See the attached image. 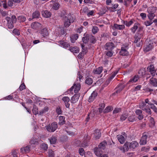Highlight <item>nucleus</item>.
Instances as JSON below:
<instances>
[{
    "instance_id": "obj_1",
    "label": "nucleus",
    "mask_w": 157,
    "mask_h": 157,
    "mask_svg": "<svg viewBox=\"0 0 157 157\" xmlns=\"http://www.w3.org/2000/svg\"><path fill=\"white\" fill-rule=\"evenodd\" d=\"M6 19L7 22L8 26L9 29H12L13 27V24L16 22L17 20L16 16L14 15H13L11 18L6 17Z\"/></svg>"
},
{
    "instance_id": "obj_2",
    "label": "nucleus",
    "mask_w": 157,
    "mask_h": 157,
    "mask_svg": "<svg viewBox=\"0 0 157 157\" xmlns=\"http://www.w3.org/2000/svg\"><path fill=\"white\" fill-rule=\"evenodd\" d=\"M149 134L148 132H145L143 134V135L141 137L140 144L141 145H145L147 143V139Z\"/></svg>"
},
{
    "instance_id": "obj_3",
    "label": "nucleus",
    "mask_w": 157,
    "mask_h": 157,
    "mask_svg": "<svg viewBox=\"0 0 157 157\" xmlns=\"http://www.w3.org/2000/svg\"><path fill=\"white\" fill-rule=\"evenodd\" d=\"M57 127V123L54 122H53L51 125L48 126L46 129L48 131L53 132L56 130Z\"/></svg>"
},
{
    "instance_id": "obj_4",
    "label": "nucleus",
    "mask_w": 157,
    "mask_h": 157,
    "mask_svg": "<svg viewBox=\"0 0 157 157\" xmlns=\"http://www.w3.org/2000/svg\"><path fill=\"white\" fill-rule=\"evenodd\" d=\"M128 49V46L122 47L121 51L120 52V54L122 56H127L128 54V52L127 50Z\"/></svg>"
},
{
    "instance_id": "obj_5",
    "label": "nucleus",
    "mask_w": 157,
    "mask_h": 157,
    "mask_svg": "<svg viewBox=\"0 0 157 157\" xmlns=\"http://www.w3.org/2000/svg\"><path fill=\"white\" fill-rule=\"evenodd\" d=\"M151 10H153L152 11H151L150 13H149L148 15L147 16L148 17L149 19L151 20L154 18V17H155V15L154 14V13H155L156 12V9H155L153 7H151Z\"/></svg>"
},
{
    "instance_id": "obj_6",
    "label": "nucleus",
    "mask_w": 157,
    "mask_h": 157,
    "mask_svg": "<svg viewBox=\"0 0 157 157\" xmlns=\"http://www.w3.org/2000/svg\"><path fill=\"white\" fill-rule=\"evenodd\" d=\"M114 47L113 44L112 42H109L106 44L105 48L106 50L108 51H112Z\"/></svg>"
},
{
    "instance_id": "obj_7",
    "label": "nucleus",
    "mask_w": 157,
    "mask_h": 157,
    "mask_svg": "<svg viewBox=\"0 0 157 157\" xmlns=\"http://www.w3.org/2000/svg\"><path fill=\"white\" fill-rule=\"evenodd\" d=\"M80 97L79 94H75L71 98V101L72 103H75L78 101Z\"/></svg>"
},
{
    "instance_id": "obj_8",
    "label": "nucleus",
    "mask_w": 157,
    "mask_h": 157,
    "mask_svg": "<svg viewBox=\"0 0 157 157\" xmlns=\"http://www.w3.org/2000/svg\"><path fill=\"white\" fill-rule=\"evenodd\" d=\"M147 70L148 71L151 72L152 75H155L156 71L154 70V66L153 65L151 64H150V66L147 68Z\"/></svg>"
},
{
    "instance_id": "obj_9",
    "label": "nucleus",
    "mask_w": 157,
    "mask_h": 157,
    "mask_svg": "<svg viewBox=\"0 0 157 157\" xmlns=\"http://www.w3.org/2000/svg\"><path fill=\"white\" fill-rule=\"evenodd\" d=\"M63 101H64L66 107L67 108H69L70 104L68 102L70 101V98L68 97H64L62 98Z\"/></svg>"
},
{
    "instance_id": "obj_10",
    "label": "nucleus",
    "mask_w": 157,
    "mask_h": 157,
    "mask_svg": "<svg viewBox=\"0 0 157 157\" xmlns=\"http://www.w3.org/2000/svg\"><path fill=\"white\" fill-rule=\"evenodd\" d=\"M94 134L95 139L97 140L99 139L100 137L101 133L99 130L96 129L94 131Z\"/></svg>"
},
{
    "instance_id": "obj_11",
    "label": "nucleus",
    "mask_w": 157,
    "mask_h": 157,
    "mask_svg": "<svg viewBox=\"0 0 157 157\" xmlns=\"http://www.w3.org/2000/svg\"><path fill=\"white\" fill-rule=\"evenodd\" d=\"M129 145L130 148L134 149L138 146V144L137 142L134 141L129 143Z\"/></svg>"
},
{
    "instance_id": "obj_12",
    "label": "nucleus",
    "mask_w": 157,
    "mask_h": 157,
    "mask_svg": "<svg viewBox=\"0 0 157 157\" xmlns=\"http://www.w3.org/2000/svg\"><path fill=\"white\" fill-rule=\"evenodd\" d=\"M41 13L42 15L45 17L48 18L51 17V13L47 11H43L41 12Z\"/></svg>"
},
{
    "instance_id": "obj_13",
    "label": "nucleus",
    "mask_w": 157,
    "mask_h": 157,
    "mask_svg": "<svg viewBox=\"0 0 157 157\" xmlns=\"http://www.w3.org/2000/svg\"><path fill=\"white\" fill-rule=\"evenodd\" d=\"M97 95V93L95 91H93L88 101L89 102L93 101Z\"/></svg>"
},
{
    "instance_id": "obj_14",
    "label": "nucleus",
    "mask_w": 157,
    "mask_h": 157,
    "mask_svg": "<svg viewBox=\"0 0 157 157\" xmlns=\"http://www.w3.org/2000/svg\"><path fill=\"white\" fill-rule=\"evenodd\" d=\"M101 150L100 148L95 147L94 149V152L97 156H99L102 153Z\"/></svg>"
},
{
    "instance_id": "obj_15",
    "label": "nucleus",
    "mask_w": 157,
    "mask_h": 157,
    "mask_svg": "<svg viewBox=\"0 0 157 157\" xmlns=\"http://www.w3.org/2000/svg\"><path fill=\"white\" fill-rule=\"evenodd\" d=\"M69 50L74 53H78L79 52V48L77 47H71L69 48Z\"/></svg>"
},
{
    "instance_id": "obj_16",
    "label": "nucleus",
    "mask_w": 157,
    "mask_h": 157,
    "mask_svg": "<svg viewBox=\"0 0 157 157\" xmlns=\"http://www.w3.org/2000/svg\"><path fill=\"white\" fill-rule=\"evenodd\" d=\"M30 148L29 146L21 148V152L23 153L29 152L30 150Z\"/></svg>"
},
{
    "instance_id": "obj_17",
    "label": "nucleus",
    "mask_w": 157,
    "mask_h": 157,
    "mask_svg": "<svg viewBox=\"0 0 157 157\" xmlns=\"http://www.w3.org/2000/svg\"><path fill=\"white\" fill-rule=\"evenodd\" d=\"M41 34L44 37L47 36L48 35V33L47 29L44 28L41 31Z\"/></svg>"
},
{
    "instance_id": "obj_18",
    "label": "nucleus",
    "mask_w": 157,
    "mask_h": 157,
    "mask_svg": "<svg viewBox=\"0 0 157 157\" xmlns=\"http://www.w3.org/2000/svg\"><path fill=\"white\" fill-rule=\"evenodd\" d=\"M113 27L117 29L123 30L124 29L125 26L124 25H119L117 24H114Z\"/></svg>"
},
{
    "instance_id": "obj_19",
    "label": "nucleus",
    "mask_w": 157,
    "mask_h": 157,
    "mask_svg": "<svg viewBox=\"0 0 157 157\" xmlns=\"http://www.w3.org/2000/svg\"><path fill=\"white\" fill-rule=\"evenodd\" d=\"M153 48V43H150L146 46V47L144 48V51L145 52H147L151 50Z\"/></svg>"
},
{
    "instance_id": "obj_20",
    "label": "nucleus",
    "mask_w": 157,
    "mask_h": 157,
    "mask_svg": "<svg viewBox=\"0 0 157 157\" xmlns=\"http://www.w3.org/2000/svg\"><path fill=\"white\" fill-rule=\"evenodd\" d=\"M73 86H74V92L75 93H77L80 90L81 86L79 83L76 84L74 83Z\"/></svg>"
},
{
    "instance_id": "obj_21",
    "label": "nucleus",
    "mask_w": 157,
    "mask_h": 157,
    "mask_svg": "<svg viewBox=\"0 0 157 157\" xmlns=\"http://www.w3.org/2000/svg\"><path fill=\"white\" fill-rule=\"evenodd\" d=\"M89 35L85 34L84 36L82 38V40L83 42L85 44L89 42Z\"/></svg>"
},
{
    "instance_id": "obj_22",
    "label": "nucleus",
    "mask_w": 157,
    "mask_h": 157,
    "mask_svg": "<svg viewBox=\"0 0 157 157\" xmlns=\"http://www.w3.org/2000/svg\"><path fill=\"white\" fill-rule=\"evenodd\" d=\"M118 141L121 144H123L125 141V139L124 136L122 135H118L117 136Z\"/></svg>"
},
{
    "instance_id": "obj_23",
    "label": "nucleus",
    "mask_w": 157,
    "mask_h": 157,
    "mask_svg": "<svg viewBox=\"0 0 157 157\" xmlns=\"http://www.w3.org/2000/svg\"><path fill=\"white\" fill-rule=\"evenodd\" d=\"M107 145V142L105 141H103L100 144L98 145V147L100 148L101 150L104 149L105 146Z\"/></svg>"
},
{
    "instance_id": "obj_24",
    "label": "nucleus",
    "mask_w": 157,
    "mask_h": 157,
    "mask_svg": "<svg viewBox=\"0 0 157 157\" xmlns=\"http://www.w3.org/2000/svg\"><path fill=\"white\" fill-rule=\"evenodd\" d=\"M150 83L153 86H157V79L154 78H151L150 80Z\"/></svg>"
},
{
    "instance_id": "obj_25",
    "label": "nucleus",
    "mask_w": 157,
    "mask_h": 157,
    "mask_svg": "<svg viewBox=\"0 0 157 157\" xmlns=\"http://www.w3.org/2000/svg\"><path fill=\"white\" fill-rule=\"evenodd\" d=\"M59 124L60 125H63L65 123V117L63 116H60L59 117Z\"/></svg>"
},
{
    "instance_id": "obj_26",
    "label": "nucleus",
    "mask_w": 157,
    "mask_h": 157,
    "mask_svg": "<svg viewBox=\"0 0 157 157\" xmlns=\"http://www.w3.org/2000/svg\"><path fill=\"white\" fill-rule=\"evenodd\" d=\"M102 67H100L94 70L93 72L94 74H100L101 73L103 70Z\"/></svg>"
},
{
    "instance_id": "obj_27",
    "label": "nucleus",
    "mask_w": 157,
    "mask_h": 157,
    "mask_svg": "<svg viewBox=\"0 0 157 157\" xmlns=\"http://www.w3.org/2000/svg\"><path fill=\"white\" fill-rule=\"evenodd\" d=\"M78 34H75L72 35L71 37V40L72 43H74L76 40H77L78 38Z\"/></svg>"
},
{
    "instance_id": "obj_28",
    "label": "nucleus",
    "mask_w": 157,
    "mask_h": 157,
    "mask_svg": "<svg viewBox=\"0 0 157 157\" xmlns=\"http://www.w3.org/2000/svg\"><path fill=\"white\" fill-rule=\"evenodd\" d=\"M139 78L138 76L135 75L127 83V84H129L130 83H133V82H136L138 79Z\"/></svg>"
},
{
    "instance_id": "obj_29",
    "label": "nucleus",
    "mask_w": 157,
    "mask_h": 157,
    "mask_svg": "<svg viewBox=\"0 0 157 157\" xmlns=\"http://www.w3.org/2000/svg\"><path fill=\"white\" fill-rule=\"evenodd\" d=\"M89 41L90 43L94 44L96 41V40L94 36L91 35H89Z\"/></svg>"
},
{
    "instance_id": "obj_30",
    "label": "nucleus",
    "mask_w": 157,
    "mask_h": 157,
    "mask_svg": "<svg viewBox=\"0 0 157 157\" xmlns=\"http://www.w3.org/2000/svg\"><path fill=\"white\" fill-rule=\"evenodd\" d=\"M60 44L62 46L65 48H67L70 46L68 43L63 41H61Z\"/></svg>"
},
{
    "instance_id": "obj_31",
    "label": "nucleus",
    "mask_w": 157,
    "mask_h": 157,
    "mask_svg": "<svg viewBox=\"0 0 157 157\" xmlns=\"http://www.w3.org/2000/svg\"><path fill=\"white\" fill-rule=\"evenodd\" d=\"M143 31L142 30V29L141 28H139L138 29V31L136 33V36H140L141 37L142 36L143 34Z\"/></svg>"
},
{
    "instance_id": "obj_32",
    "label": "nucleus",
    "mask_w": 157,
    "mask_h": 157,
    "mask_svg": "<svg viewBox=\"0 0 157 157\" xmlns=\"http://www.w3.org/2000/svg\"><path fill=\"white\" fill-rule=\"evenodd\" d=\"M129 143L128 142H126L124 145L123 147V152H125L126 151H128L129 147H128Z\"/></svg>"
},
{
    "instance_id": "obj_33",
    "label": "nucleus",
    "mask_w": 157,
    "mask_h": 157,
    "mask_svg": "<svg viewBox=\"0 0 157 157\" xmlns=\"http://www.w3.org/2000/svg\"><path fill=\"white\" fill-rule=\"evenodd\" d=\"M39 17V11L36 10L33 13V18H38Z\"/></svg>"
},
{
    "instance_id": "obj_34",
    "label": "nucleus",
    "mask_w": 157,
    "mask_h": 157,
    "mask_svg": "<svg viewBox=\"0 0 157 157\" xmlns=\"http://www.w3.org/2000/svg\"><path fill=\"white\" fill-rule=\"evenodd\" d=\"M57 140L56 137L55 136H52L50 139V141L51 144H54L56 143Z\"/></svg>"
},
{
    "instance_id": "obj_35",
    "label": "nucleus",
    "mask_w": 157,
    "mask_h": 157,
    "mask_svg": "<svg viewBox=\"0 0 157 157\" xmlns=\"http://www.w3.org/2000/svg\"><path fill=\"white\" fill-rule=\"evenodd\" d=\"M125 87L124 85L122 84H120L118 86L117 89H118L116 91V93H118L120 92Z\"/></svg>"
},
{
    "instance_id": "obj_36",
    "label": "nucleus",
    "mask_w": 157,
    "mask_h": 157,
    "mask_svg": "<svg viewBox=\"0 0 157 157\" xmlns=\"http://www.w3.org/2000/svg\"><path fill=\"white\" fill-rule=\"evenodd\" d=\"M113 109V107L111 106H109L106 108L103 112L104 113H108L112 111Z\"/></svg>"
},
{
    "instance_id": "obj_37",
    "label": "nucleus",
    "mask_w": 157,
    "mask_h": 157,
    "mask_svg": "<svg viewBox=\"0 0 157 157\" xmlns=\"http://www.w3.org/2000/svg\"><path fill=\"white\" fill-rule=\"evenodd\" d=\"M81 47L82 49V52L83 54H86V53L88 52L87 48L85 47V45L84 44H81Z\"/></svg>"
},
{
    "instance_id": "obj_38",
    "label": "nucleus",
    "mask_w": 157,
    "mask_h": 157,
    "mask_svg": "<svg viewBox=\"0 0 157 157\" xmlns=\"http://www.w3.org/2000/svg\"><path fill=\"white\" fill-rule=\"evenodd\" d=\"M93 83V80L90 78H86L85 81V83L88 85H91Z\"/></svg>"
},
{
    "instance_id": "obj_39",
    "label": "nucleus",
    "mask_w": 157,
    "mask_h": 157,
    "mask_svg": "<svg viewBox=\"0 0 157 157\" xmlns=\"http://www.w3.org/2000/svg\"><path fill=\"white\" fill-rule=\"evenodd\" d=\"M140 108L144 110L147 108V106L146 105V104L144 102L142 103V104L140 105Z\"/></svg>"
},
{
    "instance_id": "obj_40",
    "label": "nucleus",
    "mask_w": 157,
    "mask_h": 157,
    "mask_svg": "<svg viewBox=\"0 0 157 157\" xmlns=\"http://www.w3.org/2000/svg\"><path fill=\"white\" fill-rule=\"evenodd\" d=\"M65 18H66V19H67V21H65L64 24V26L65 27H68L71 24V22H70L68 20V18H67L66 16L65 17Z\"/></svg>"
},
{
    "instance_id": "obj_41",
    "label": "nucleus",
    "mask_w": 157,
    "mask_h": 157,
    "mask_svg": "<svg viewBox=\"0 0 157 157\" xmlns=\"http://www.w3.org/2000/svg\"><path fill=\"white\" fill-rule=\"evenodd\" d=\"M135 40L134 41V43H136L138 42H140V41H141L140 39L141 38V36H136V35L134 37Z\"/></svg>"
},
{
    "instance_id": "obj_42",
    "label": "nucleus",
    "mask_w": 157,
    "mask_h": 157,
    "mask_svg": "<svg viewBox=\"0 0 157 157\" xmlns=\"http://www.w3.org/2000/svg\"><path fill=\"white\" fill-rule=\"evenodd\" d=\"M39 25V23L35 22L32 24L31 26L32 28L34 29H36L37 28H38Z\"/></svg>"
},
{
    "instance_id": "obj_43",
    "label": "nucleus",
    "mask_w": 157,
    "mask_h": 157,
    "mask_svg": "<svg viewBox=\"0 0 157 157\" xmlns=\"http://www.w3.org/2000/svg\"><path fill=\"white\" fill-rule=\"evenodd\" d=\"M105 105L104 103H101L100 104V107L98 108L99 111L100 113H101L105 107Z\"/></svg>"
},
{
    "instance_id": "obj_44",
    "label": "nucleus",
    "mask_w": 157,
    "mask_h": 157,
    "mask_svg": "<svg viewBox=\"0 0 157 157\" xmlns=\"http://www.w3.org/2000/svg\"><path fill=\"white\" fill-rule=\"evenodd\" d=\"M30 143L31 144L37 145L38 144V142L37 141H36V140L34 138L32 139L31 140Z\"/></svg>"
},
{
    "instance_id": "obj_45",
    "label": "nucleus",
    "mask_w": 157,
    "mask_h": 157,
    "mask_svg": "<svg viewBox=\"0 0 157 157\" xmlns=\"http://www.w3.org/2000/svg\"><path fill=\"white\" fill-rule=\"evenodd\" d=\"M13 33L15 35H17L19 36L20 35V32L19 30L16 29H14L13 31Z\"/></svg>"
},
{
    "instance_id": "obj_46",
    "label": "nucleus",
    "mask_w": 157,
    "mask_h": 157,
    "mask_svg": "<svg viewBox=\"0 0 157 157\" xmlns=\"http://www.w3.org/2000/svg\"><path fill=\"white\" fill-rule=\"evenodd\" d=\"M54 151L52 150H48V157H54Z\"/></svg>"
},
{
    "instance_id": "obj_47",
    "label": "nucleus",
    "mask_w": 157,
    "mask_h": 157,
    "mask_svg": "<svg viewBox=\"0 0 157 157\" xmlns=\"http://www.w3.org/2000/svg\"><path fill=\"white\" fill-rule=\"evenodd\" d=\"M123 22L124 24L126 26H129L133 23V21L132 20H131L129 22H128L127 21H124Z\"/></svg>"
},
{
    "instance_id": "obj_48",
    "label": "nucleus",
    "mask_w": 157,
    "mask_h": 157,
    "mask_svg": "<svg viewBox=\"0 0 157 157\" xmlns=\"http://www.w3.org/2000/svg\"><path fill=\"white\" fill-rule=\"evenodd\" d=\"M99 29L96 26H93L92 29V32L93 34H95L97 33Z\"/></svg>"
},
{
    "instance_id": "obj_49",
    "label": "nucleus",
    "mask_w": 157,
    "mask_h": 157,
    "mask_svg": "<svg viewBox=\"0 0 157 157\" xmlns=\"http://www.w3.org/2000/svg\"><path fill=\"white\" fill-rule=\"evenodd\" d=\"M32 111L34 114L36 115L38 114V109L36 108V106H33Z\"/></svg>"
},
{
    "instance_id": "obj_50",
    "label": "nucleus",
    "mask_w": 157,
    "mask_h": 157,
    "mask_svg": "<svg viewBox=\"0 0 157 157\" xmlns=\"http://www.w3.org/2000/svg\"><path fill=\"white\" fill-rule=\"evenodd\" d=\"M48 109H49L48 107H45L43 109H42L41 111L40 112V115L45 113L46 112L48 111Z\"/></svg>"
},
{
    "instance_id": "obj_51",
    "label": "nucleus",
    "mask_w": 157,
    "mask_h": 157,
    "mask_svg": "<svg viewBox=\"0 0 157 157\" xmlns=\"http://www.w3.org/2000/svg\"><path fill=\"white\" fill-rule=\"evenodd\" d=\"M18 20H20L21 21L23 22L25 21L26 18L23 16H19L18 17Z\"/></svg>"
},
{
    "instance_id": "obj_52",
    "label": "nucleus",
    "mask_w": 157,
    "mask_h": 157,
    "mask_svg": "<svg viewBox=\"0 0 157 157\" xmlns=\"http://www.w3.org/2000/svg\"><path fill=\"white\" fill-rule=\"evenodd\" d=\"M41 148L44 150H46L48 148V145L45 144L43 143L41 144Z\"/></svg>"
},
{
    "instance_id": "obj_53",
    "label": "nucleus",
    "mask_w": 157,
    "mask_h": 157,
    "mask_svg": "<svg viewBox=\"0 0 157 157\" xmlns=\"http://www.w3.org/2000/svg\"><path fill=\"white\" fill-rule=\"evenodd\" d=\"M56 113L58 114H61L62 113V111L60 107L58 106L57 107L56 109Z\"/></svg>"
},
{
    "instance_id": "obj_54",
    "label": "nucleus",
    "mask_w": 157,
    "mask_h": 157,
    "mask_svg": "<svg viewBox=\"0 0 157 157\" xmlns=\"http://www.w3.org/2000/svg\"><path fill=\"white\" fill-rule=\"evenodd\" d=\"M138 26L137 25H135L131 29V30L132 33H134L136 30L137 29Z\"/></svg>"
},
{
    "instance_id": "obj_55",
    "label": "nucleus",
    "mask_w": 157,
    "mask_h": 157,
    "mask_svg": "<svg viewBox=\"0 0 157 157\" xmlns=\"http://www.w3.org/2000/svg\"><path fill=\"white\" fill-rule=\"evenodd\" d=\"M135 117L133 116H131L128 118V120L130 122H133L135 120Z\"/></svg>"
},
{
    "instance_id": "obj_56",
    "label": "nucleus",
    "mask_w": 157,
    "mask_h": 157,
    "mask_svg": "<svg viewBox=\"0 0 157 157\" xmlns=\"http://www.w3.org/2000/svg\"><path fill=\"white\" fill-rule=\"evenodd\" d=\"M128 117V115L124 114L121 117V120L122 121L125 120Z\"/></svg>"
},
{
    "instance_id": "obj_57",
    "label": "nucleus",
    "mask_w": 157,
    "mask_h": 157,
    "mask_svg": "<svg viewBox=\"0 0 157 157\" xmlns=\"http://www.w3.org/2000/svg\"><path fill=\"white\" fill-rule=\"evenodd\" d=\"M118 6V4H115L113 6V7H109L108 8H107V9L109 10H111V9H112L115 10L117 7Z\"/></svg>"
},
{
    "instance_id": "obj_58",
    "label": "nucleus",
    "mask_w": 157,
    "mask_h": 157,
    "mask_svg": "<svg viewBox=\"0 0 157 157\" xmlns=\"http://www.w3.org/2000/svg\"><path fill=\"white\" fill-rule=\"evenodd\" d=\"M79 153L82 156L84 154V151L83 148H80L79 149Z\"/></svg>"
},
{
    "instance_id": "obj_59",
    "label": "nucleus",
    "mask_w": 157,
    "mask_h": 157,
    "mask_svg": "<svg viewBox=\"0 0 157 157\" xmlns=\"http://www.w3.org/2000/svg\"><path fill=\"white\" fill-rule=\"evenodd\" d=\"M87 140H84L83 141V143L81 144V145H80V146H81L82 147H84L87 146Z\"/></svg>"
},
{
    "instance_id": "obj_60",
    "label": "nucleus",
    "mask_w": 157,
    "mask_h": 157,
    "mask_svg": "<svg viewBox=\"0 0 157 157\" xmlns=\"http://www.w3.org/2000/svg\"><path fill=\"white\" fill-rule=\"evenodd\" d=\"M25 86L24 83H22L20 85L19 88L20 90L22 91L24 89H25Z\"/></svg>"
},
{
    "instance_id": "obj_61",
    "label": "nucleus",
    "mask_w": 157,
    "mask_h": 157,
    "mask_svg": "<svg viewBox=\"0 0 157 157\" xmlns=\"http://www.w3.org/2000/svg\"><path fill=\"white\" fill-rule=\"evenodd\" d=\"M59 5L58 3H55L53 6V7L54 8V9H55L56 10L58 9L59 7Z\"/></svg>"
},
{
    "instance_id": "obj_62",
    "label": "nucleus",
    "mask_w": 157,
    "mask_h": 157,
    "mask_svg": "<svg viewBox=\"0 0 157 157\" xmlns=\"http://www.w3.org/2000/svg\"><path fill=\"white\" fill-rule=\"evenodd\" d=\"M121 109L120 108H115L113 111V113H117L121 111Z\"/></svg>"
},
{
    "instance_id": "obj_63",
    "label": "nucleus",
    "mask_w": 157,
    "mask_h": 157,
    "mask_svg": "<svg viewBox=\"0 0 157 157\" xmlns=\"http://www.w3.org/2000/svg\"><path fill=\"white\" fill-rule=\"evenodd\" d=\"M85 55V54H83V53H82V52H81L78 55V57L79 59H82Z\"/></svg>"
},
{
    "instance_id": "obj_64",
    "label": "nucleus",
    "mask_w": 157,
    "mask_h": 157,
    "mask_svg": "<svg viewBox=\"0 0 157 157\" xmlns=\"http://www.w3.org/2000/svg\"><path fill=\"white\" fill-rule=\"evenodd\" d=\"M149 120L150 123L153 125H155V122L153 118L151 117H150Z\"/></svg>"
}]
</instances>
